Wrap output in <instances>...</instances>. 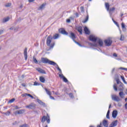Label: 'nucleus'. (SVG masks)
I'll return each instance as SVG.
<instances>
[{"mask_svg": "<svg viewBox=\"0 0 127 127\" xmlns=\"http://www.w3.org/2000/svg\"><path fill=\"white\" fill-rule=\"evenodd\" d=\"M53 39V37L51 35H49L47 38L46 44L47 46L50 47V49H52L53 47H54V45H55V43L52 42V40Z\"/></svg>", "mask_w": 127, "mask_h": 127, "instance_id": "obj_1", "label": "nucleus"}, {"mask_svg": "<svg viewBox=\"0 0 127 127\" xmlns=\"http://www.w3.org/2000/svg\"><path fill=\"white\" fill-rule=\"evenodd\" d=\"M41 62L43 64H49V65H56V63L50 60L47 58H41Z\"/></svg>", "mask_w": 127, "mask_h": 127, "instance_id": "obj_2", "label": "nucleus"}, {"mask_svg": "<svg viewBox=\"0 0 127 127\" xmlns=\"http://www.w3.org/2000/svg\"><path fill=\"white\" fill-rule=\"evenodd\" d=\"M112 101H115V102H120L121 99L120 97L117 96L116 95H112L111 96Z\"/></svg>", "mask_w": 127, "mask_h": 127, "instance_id": "obj_3", "label": "nucleus"}, {"mask_svg": "<svg viewBox=\"0 0 127 127\" xmlns=\"http://www.w3.org/2000/svg\"><path fill=\"white\" fill-rule=\"evenodd\" d=\"M104 43L106 46H111V45H112V43H113V41L111 40L110 39H108L107 40H105L104 41Z\"/></svg>", "mask_w": 127, "mask_h": 127, "instance_id": "obj_4", "label": "nucleus"}, {"mask_svg": "<svg viewBox=\"0 0 127 127\" xmlns=\"http://www.w3.org/2000/svg\"><path fill=\"white\" fill-rule=\"evenodd\" d=\"M36 107V105L33 104V103H31L28 106H26V108L27 109H31V110H34L35 109V107Z\"/></svg>", "mask_w": 127, "mask_h": 127, "instance_id": "obj_5", "label": "nucleus"}, {"mask_svg": "<svg viewBox=\"0 0 127 127\" xmlns=\"http://www.w3.org/2000/svg\"><path fill=\"white\" fill-rule=\"evenodd\" d=\"M89 40L90 41H92L93 42H96L98 40V38L95 37V36L93 35H90L89 37Z\"/></svg>", "mask_w": 127, "mask_h": 127, "instance_id": "obj_6", "label": "nucleus"}, {"mask_svg": "<svg viewBox=\"0 0 127 127\" xmlns=\"http://www.w3.org/2000/svg\"><path fill=\"white\" fill-rule=\"evenodd\" d=\"M69 37L72 39L73 41H75V39H76V35L75 34V33L70 32L69 33Z\"/></svg>", "mask_w": 127, "mask_h": 127, "instance_id": "obj_7", "label": "nucleus"}, {"mask_svg": "<svg viewBox=\"0 0 127 127\" xmlns=\"http://www.w3.org/2000/svg\"><path fill=\"white\" fill-rule=\"evenodd\" d=\"M59 32L60 33L62 34H64V35H68V32H67L64 29L61 28L59 29Z\"/></svg>", "mask_w": 127, "mask_h": 127, "instance_id": "obj_8", "label": "nucleus"}, {"mask_svg": "<svg viewBox=\"0 0 127 127\" xmlns=\"http://www.w3.org/2000/svg\"><path fill=\"white\" fill-rule=\"evenodd\" d=\"M75 29L77 30L78 32H79L80 34H83V29L82 28V26H76L75 27Z\"/></svg>", "mask_w": 127, "mask_h": 127, "instance_id": "obj_9", "label": "nucleus"}, {"mask_svg": "<svg viewBox=\"0 0 127 127\" xmlns=\"http://www.w3.org/2000/svg\"><path fill=\"white\" fill-rule=\"evenodd\" d=\"M30 97V98H31V99H34V97H33L31 94H28V93H24V94H22V96L23 97Z\"/></svg>", "mask_w": 127, "mask_h": 127, "instance_id": "obj_10", "label": "nucleus"}, {"mask_svg": "<svg viewBox=\"0 0 127 127\" xmlns=\"http://www.w3.org/2000/svg\"><path fill=\"white\" fill-rule=\"evenodd\" d=\"M24 110H20L19 111H17L15 112V115H22V114H24Z\"/></svg>", "mask_w": 127, "mask_h": 127, "instance_id": "obj_11", "label": "nucleus"}, {"mask_svg": "<svg viewBox=\"0 0 127 127\" xmlns=\"http://www.w3.org/2000/svg\"><path fill=\"white\" fill-rule=\"evenodd\" d=\"M118 116V111L114 110L112 112V117L114 119H116Z\"/></svg>", "mask_w": 127, "mask_h": 127, "instance_id": "obj_12", "label": "nucleus"}, {"mask_svg": "<svg viewBox=\"0 0 127 127\" xmlns=\"http://www.w3.org/2000/svg\"><path fill=\"white\" fill-rule=\"evenodd\" d=\"M102 124L103 125L104 127H109V123H108V121L104 120Z\"/></svg>", "mask_w": 127, "mask_h": 127, "instance_id": "obj_13", "label": "nucleus"}, {"mask_svg": "<svg viewBox=\"0 0 127 127\" xmlns=\"http://www.w3.org/2000/svg\"><path fill=\"white\" fill-rule=\"evenodd\" d=\"M118 91H124V83H121L118 87Z\"/></svg>", "mask_w": 127, "mask_h": 127, "instance_id": "obj_14", "label": "nucleus"}, {"mask_svg": "<svg viewBox=\"0 0 127 127\" xmlns=\"http://www.w3.org/2000/svg\"><path fill=\"white\" fill-rule=\"evenodd\" d=\"M97 42H98V43L99 44V45L102 47V46H103V45H104V42H103V40L101 39H97Z\"/></svg>", "mask_w": 127, "mask_h": 127, "instance_id": "obj_15", "label": "nucleus"}, {"mask_svg": "<svg viewBox=\"0 0 127 127\" xmlns=\"http://www.w3.org/2000/svg\"><path fill=\"white\" fill-rule=\"evenodd\" d=\"M37 70L39 73H41V74H46V71L41 68H37Z\"/></svg>", "mask_w": 127, "mask_h": 127, "instance_id": "obj_16", "label": "nucleus"}, {"mask_svg": "<svg viewBox=\"0 0 127 127\" xmlns=\"http://www.w3.org/2000/svg\"><path fill=\"white\" fill-rule=\"evenodd\" d=\"M24 56L25 57V60H27V48H26L24 51Z\"/></svg>", "mask_w": 127, "mask_h": 127, "instance_id": "obj_17", "label": "nucleus"}, {"mask_svg": "<svg viewBox=\"0 0 127 127\" xmlns=\"http://www.w3.org/2000/svg\"><path fill=\"white\" fill-rule=\"evenodd\" d=\"M37 102H38V104H39L41 106H43L44 107L46 106L45 103L44 102H42V101L39 100V99H37Z\"/></svg>", "mask_w": 127, "mask_h": 127, "instance_id": "obj_18", "label": "nucleus"}, {"mask_svg": "<svg viewBox=\"0 0 127 127\" xmlns=\"http://www.w3.org/2000/svg\"><path fill=\"white\" fill-rule=\"evenodd\" d=\"M84 31L85 34H88V35L90 34V30L88 29V27H85L84 28Z\"/></svg>", "mask_w": 127, "mask_h": 127, "instance_id": "obj_19", "label": "nucleus"}, {"mask_svg": "<svg viewBox=\"0 0 127 127\" xmlns=\"http://www.w3.org/2000/svg\"><path fill=\"white\" fill-rule=\"evenodd\" d=\"M115 10H116V8H115L114 7L109 9L108 11H109V13H110V15H112V14H113V12L115 11Z\"/></svg>", "mask_w": 127, "mask_h": 127, "instance_id": "obj_20", "label": "nucleus"}, {"mask_svg": "<svg viewBox=\"0 0 127 127\" xmlns=\"http://www.w3.org/2000/svg\"><path fill=\"white\" fill-rule=\"evenodd\" d=\"M121 26L123 31H126V30H127V28H126V25H125V23H122Z\"/></svg>", "mask_w": 127, "mask_h": 127, "instance_id": "obj_21", "label": "nucleus"}, {"mask_svg": "<svg viewBox=\"0 0 127 127\" xmlns=\"http://www.w3.org/2000/svg\"><path fill=\"white\" fill-rule=\"evenodd\" d=\"M39 79L41 83H45V78H44V77L40 76Z\"/></svg>", "mask_w": 127, "mask_h": 127, "instance_id": "obj_22", "label": "nucleus"}, {"mask_svg": "<svg viewBox=\"0 0 127 127\" xmlns=\"http://www.w3.org/2000/svg\"><path fill=\"white\" fill-rule=\"evenodd\" d=\"M105 7L107 11H109L110 10V4L109 3H105Z\"/></svg>", "mask_w": 127, "mask_h": 127, "instance_id": "obj_23", "label": "nucleus"}, {"mask_svg": "<svg viewBox=\"0 0 127 127\" xmlns=\"http://www.w3.org/2000/svg\"><path fill=\"white\" fill-rule=\"evenodd\" d=\"M59 38V34H56L54 35L53 39H58Z\"/></svg>", "mask_w": 127, "mask_h": 127, "instance_id": "obj_24", "label": "nucleus"}, {"mask_svg": "<svg viewBox=\"0 0 127 127\" xmlns=\"http://www.w3.org/2000/svg\"><path fill=\"white\" fill-rule=\"evenodd\" d=\"M46 120H47V117L44 116L41 120V122L42 123H45V121H46Z\"/></svg>", "mask_w": 127, "mask_h": 127, "instance_id": "obj_25", "label": "nucleus"}, {"mask_svg": "<svg viewBox=\"0 0 127 127\" xmlns=\"http://www.w3.org/2000/svg\"><path fill=\"white\" fill-rule=\"evenodd\" d=\"M45 5H46V3H43L39 7V9H43L44 7H45Z\"/></svg>", "mask_w": 127, "mask_h": 127, "instance_id": "obj_26", "label": "nucleus"}, {"mask_svg": "<svg viewBox=\"0 0 127 127\" xmlns=\"http://www.w3.org/2000/svg\"><path fill=\"white\" fill-rule=\"evenodd\" d=\"M89 20V15H87L86 18L82 21L83 23H86Z\"/></svg>", "mask_w": 127, "mask_h": 127, "instance_id": "obj_27", "label": "nucleus"}, {"mask_svg": "<svg viewBox=\"0 0 127 127\" xmlns=\"http://www.w3.org/2000/svg\"><path fill=\"white\" fill-rule=\"evenodd\" d=\"M33 61L35 64H38V61L35 57H33Z\"/></svg>", "mask_w": 127, "mask_h": 127, "instance_id": "obj_28", "label": "nucleus"}, {"mask_svg": "<svg viewBox=\"0 0 127 127\" xmlns=\"http://www.w3.org/2000/svg\"><path fill=\"white\" fill-rule=\"evenodd\" d=\"M45 90L47 94V95H48L49 96H51V92L48 90H47V88H45Z\"/></svg>", "mask_w": 127, "mask_h": 127, "instance_id": "obj_29", "label": "nucleus"}, {"mask_svg": "<svg viewBox=\"0 0 127 127\" xmlns=\"http://www.w3.org/2000/svg\"><path fill=\"white\" fill-rule=\"evenodd\" d=\"M8 20H9V17H7L6 18H4V19H3V23H4V22H7V21H8Z\"/></svg>", "mask_w": 127, "mask_h": 127, "instance_id": "obj_30", "label": "nucleus"}, {"mask_svg": "<svg viewBox=\"0 0 127 127\" xmlns=\"http://www.w3.org/2000/svg\"><path fill=\"white\" fill-rule=\"evenodd\" d=\"M124 91H121L120 92H119V96L120 98H124Z\"/></svg>", "mask_w": 127, "mask_h": 127, "instance_id": "obj_31", "label": "nucleus"}, {"mask_svg": "<svg viewBox=\"0 0 127 127\" xmlns=\"http://www.w3.org/2000/svg\"><path fill=\"white\" fill-rule=\"evenodd\" d=\"M121 78L123 80V81L125 84H127V81H126V79H125V77L124 76L121 75Z\"/></svg>", "mask_w": 127, "mask_h": 127, "instance_id": "obj_32", "label": "nucleus"}, {"mask_svg": "<svg viewBox=\"0 0 127 127\" xmlns=\"http://www.w3.org/2000/svg\"><path fill=\"white\" fill-rule=\"evenodd\" d=\"M89 45H91V46H94V47H98V44H93L92 43H89Z\"/></svg>", "mask_w": 127, "mask_h": 127, "instance_id": "obj_33", "label": "nucleus"}, {"mask_svg": "<svg viewBox=\"0 0 127 127\" xmlns=\"http://www.w3.org/2000/svg\"><path fill=\"white\" fill-rule=\"evenodd\" d=\"M106 118L107 119H108V120H110V110H108L107 112Z\"/></svg>", "mask_w": 127, "mask_h": 127, "instance_id": "obj_34", "label": "nucleus"}, {"mask_svg": "<svg viewBox=\"0 0 127 127\" xmlns=\"http://www.w3.org/2000/svg\"><path fill=\"white\" fill-rule=\"evenodd\" d=\"M75 42V43H76V44H77V45H78V46H80V47H83V46L80 44V43L76 41V40H75L74 41H73Z\"/></svg>", "mask_w": 127, "mask_h": 127, "instance_id": "obj_35", "label": "nucleus"}, {"mask_svg": "<svg viewBox=\"0 0 127 127\" xmlns=\"http://www.w3.org/2000/svg\"><path fill=\"white\" fill-rule=\"evenodd\" d=\"M113 88L115 90V91H118V87H117V84L115 83L113 85Z\"/></svg>", "mask_w": 127, "mask_h": 127, "instance_id": "obj_36", "label": "nucleus"}, {"mask_svg": "<svg viewBox=\"0 0 127 127\" xmlns=\"http://www.w3.org/2000/svg\"><path fill=\"white\" fill-rule=\"evenodd\" d=\"M120 40H121V41H124V40H125V36L121 35Z\"/></svg>", "mask_w": 127, "mask_h": 127, "instance_id": "obj_37", "label": "nucleus"}, {"mask_svg": "<svg viewBox=\"0 0 127 127\" xmlns=\"http://www.w3.org/2000/svg\"><path fill=\"white\" fill-rule=\"evenodd\" d=\"M63 80L64 82H65V83H68V79H67L66 77H63Z\"/></svg>", "mask_w": 127, "mask_h": 127, "instance_id": "obj_38", "label": "nucleus"}, {"mask_svg": "<svg viewBox=\"0 0 127 127\" xmlns=\"http://www.w3.org/2000/svg\"><path fill=\"white\" fill-rule=\"evenodd\" d=\"M40 83H39L37 81H35L34 83V86H40Z\"/></svg>", "mask_w": 127, "mask_h": 127, "instance_id": "obj_39", "label": "nucleus"}, {"mask_svg": "<svg viewBox=\"0 0 127 127\" xmlns=\"http://www.w3.org/2000/svg\"><path fill=\"white\" fill-rule=\"evenodd\" d=\"M11 6V3H8L5 5V7H9V6Z\"/></svg>", "mask_w": 127, "mask_h": 127, "instance_id": "obj_40", "label": "nucleus"}, {"mask_svg": "<svg viewBox=\"0 0 127 127\" xmlns=\"http://www.w3.org/2000/svg\"><path fill=\"white\" fill-rule=\"evenodd\" d=\"M14 101H15V98H13L11 100H10L9 101H8V103H9L10 104L11 103H13V102H14Z\"/></svg>", "mask_w": 127, "mask_h": 127, "instance_id": "obj_41", "label": "nucleus"}, {"mask_svg": "<svg viewBox=\"0 0 127 127\" xmlns=\"http://www.w3.org/2000/svg\"><path fill=\"white\" fill-rule=\"evenodd\" d=\"M68 96L70 97V98H71L72 99H73V98H74V95H73V93H69Z\"/></svg>", "mask_w": 127, "mask_h": 127, "instance_id": "obj_42", "label": "nucleus"}, {"mask_svg": "<svg viewBox=\"0 0 127 127\" xmlns=\"http://www.w3.org/2000/svg\"><path fill=\"white\" fill-rule=\"evenodd\" d=\"M80 10H81V12H84V11L85 10V8H84V7L81 6L80 7Z\"/></svg>", "mask_w": 127, "mask_h": 127, "instance_id": "obj_43", "label": "nucleus"}, {"mask_svg": "<svg viewBox=\"0 0 127 127\" xmlns=\"http://www.w3.org/2000/svg\"><path fill=\"white\" fill-rule=\"evenodd\" d=\"M48 124H50V119L49 118V116H48L47 119H46V120Z\"/></svg>", "mask_w": 127, "mask_h": 127, "instance_id": "obj_44", "label": "nucleus"}, {"mask_svg": "<svg viewBox=\"0 0 127 127\" xmlns=\"http://www.w3.org/2000/svg\"><path fill=\"white\" fill-rule=\"evenodd\" d=\"M116 82H117V84H119L120 83V84H122V82H121L120 81V79L119 78L116 79Z\"/></svg>", "mask_w": 127, "mask_h": 127, "instance_id": "obj_45", "label": "nucleus"}, {"mask_svg": "<svg viewBox=\"0 0 127 127\" xmlns=\"http://www.w3.org/2000/svg\"><path fill=\"white\" fill-rule=\"evenodd\" d=\"M114 23H115V24H116L118 27H120V25H119V23H118L117 21H114Z\"/></svg>", "mask_w": 127, "mask_h": 127, "instance_id": "obj_46", "label": "nucleus"}, {"mask_svg": "<svg viewBox=\"0 0 127 127\" xmlns=\"http://www.w3.org/2000/svg\"><path fill=\"white\" fill-rule=\"evenodd\" d=\"M4 114L6 115V116H9V115H10V112L7 111Z\"/></svg>", "mask_w": 127, "mask_h": 127, "instance_id": "obj_47", "label": "nucleus"}, {"mask_svg": "<svg viewBox=\"0 0 127 127\" xmlns=\"http://www.w3.org/2000/svg\"><path fill=\"white\" fill-rule=\"evenodd\" d=\"M20 127H27V124H23L22 125L20 126Z\"/></svg>", "mask_w": 127, "mask_h": 127, "instance_id": "obj_48", "label": "nucleus"}, {"mask_svg": "<svg viewBox=\"0 0 127 127\" xmlns=\"http://www.w3.org/2000/svg\"><path fill=\"white\" fill-rule=\"evenodd\" d=\"M59 77H60V78H61V79H63V77H65L64 76V75H63V74H59Z\"/></svg>", "mask_w": 127, "mask_h": 127, "instance_id": "obj_49", "label": "nucleus"}, {"mask_svg": "<svg viewBox=\"0 0 127 127\" xmlns=\"http://www.w3.org/2000/svg\"><path fill=\"white\" fill-rule=\"evenodd\" d=\"M55 94L57 95V96H60V93H59V92H56L55 93Z\"/></svg>", "mask_w": 127, "mask_h": 127, "instance_id": "obj_50", "label": "nucleus"}, {"mask_svg": "<svg viewBox=\"0 0 127 127\" xmlns=\"http://www.w3.org/2000/svg\"><path fill=\"white\" fill-rule=\"evenodd\" d=\"M50 99H51L52 100H55V98L54 97H53V96L50 95Z\"/></svg>", "mask_w": 127, "mask_h": 127, "instance_id": "obj_51", "label": "nucleus"}, {"mask_svg": "<svg viewBox=\"0 0 127 127\" xmlns=\"http://www.w3.org/2000/svg\"><path fill=\"white\" fill-rule=\"evenodd\" d=\"M53 66H56V68L57 69V68H58V67H59V66H58V64H57L56 63V64L55 65H52Z\"/></svg>", "mask_w": 127, "mask_h": 127, "instance_id": "obj_52", "label": "nucleus"}, {"mask_svg": "<svg viewBox=\"0 0 127 127\" xmlns=\"http://www.w3.org/2000/svg\"><path fill=\"white\" fill-rule=\"evenodd\" d=\"M118 107H122V103L119 102L118 103Z\"/></svg>", "mask_w": 127, "mask_h": 127, "instance_id": "obj_53", "label": "nucleus"}, {"mask_svg": "<svg viewBox=\"0 0 127 127\" xmlns=\"http://www.w3.org/2000/svg\"><path fill=\"white\" fill-rule=\"evenodd\" d=\"M102 125V122H101L99 125H97V127H102L101 126Z\"/></svg>", "mask_w": 127, "mask_h": 127, "instance_id": "obj_54", "label": "nucleus"}, {"mask_svg": "<svg viewBox=\"0 0 127 127\" xmlns=\"http://www.w3.org/2000/svg\"><path fill=\"white\" fill-rule=\"evenodd\" d=\"M64 91L66 93V94H68V93L67 92V88H64Z\"/></svg>", "mask_w": 127, "mask_h": 127, "instance_id": "obj_55", "label": "nucleus"}, {"mask_svg": "<svg viewBox=\"0 0 127 127\" xmlns=\"http://www.w3.org/2000/svg\"><path fill=\"white\" fill-rule=\"evenodd\" d=\"M71 20H70V19H66V22H67L68 23H69V22H70Z\"/></svg>", "mask_w": 127, "mask_h": 127, "instance_id": "obj_56", "label": "nucleus"}, {"mask_svg": "<svg viewBox=\"0 0 127 127\" xmlns=\"http://www.w3.org/2000/svg\"><path fill=\"white\" fill-rule=\"evenodd\" d=\"M113 56L114 57H118V55H117V54H116V53H114V54H113Z\"/></svg>", "mask_w": 127, "mask_h": 127, "instance_id": "obj_57", "label": "nucleus"}, {"mask_svg": "<svg viewBox=\"0 0 127 127\" xmlns=\"http://www.w3.org/2000/svg\"><path fill=\"white\" fill-rule=\"evenodd\" d=\"M115 68H113L112 70V74L114 73V72H115Z\"/></svg>", "mask_w": 127, "mask_h": 127, "instance_id": "obj_58", "label": "nucleus"}, {"mask_svg": "<svg viewBox=\"0 0 127 127\" xmlns=\"http://www.w3.org/2000/svg\"><path fill=\"white\" fill-rule=\"evenodd\" d=\"M29 0V2H33V1H34V0Z\"/></svg>", "mask_w": 127, "mask_h": 127, "instance_id": "obj_59", "label": "nucleus"}, {"mask_svg": "<svg viewBox=\"0 0 127 127\" xmlns=\"http://www.w3.org/2000/svg\"><path fill=\"white\" fill-rule=\"evenodd\" d=\"M125 109L127 110V103L125 104Z\"/></svg>", "mask_w": 127, "mask_h": 127, "instance_id": "obj_60", "label": "nucleus"}, {"mask_svg": "<svg viewBox=\"0 0 127 127\" xmlns=\"http://www.w3.org/2000/svg\"><path fill=\"white\" fill-rule=\"evenodd\" d=\"M22 86L23 87H26V85H25V83H22Z\"/></svg>", "mask_w": 127, "mask_h": 127, "instance_id": "obj_61", "label": "nucleus"}, {"mask_svg": "<svg viewBox=\"0 0 127 127\" xmlns=\"http://www.w3.org/2000/svg\"><path fill=\"white\" fill-rule=\"evenodd\" d=\"M120 69H121V70H126V68L124 67H121Z\"/></svg>", "mask_w": 127, "mask_h": 127, "instance_id": "obj_62", "label": "nucleus"}, {"mask_svg": "<svg viewBox=\"0 0 127 127\" xmlns=\"http://www.w3.org/2000/svg\"><path fill=\"white\" fill-rule=\"evenodd\" d=\"M75 15H76V17H78L79 16L78 13H76Z\"/></svg>", "mask_w": 127, "mask_h": 127, "instance_id": "obj_63", "label": "nucleus"}, {"mask_svg": "<svg viewBox=\"0 0 127 127\" xmlns=\"http://www.w3.org/2000/svg\"><path fill=\"white\" fill-rule=\"evenodd\" d=\"M34 113H35V114H39L38 112L37 111H34Z\"/></svg>", "mask_w": 127, "mask_h": 127, "instance_id": "obj_64", "label": "nucleus"}]
</instances>
